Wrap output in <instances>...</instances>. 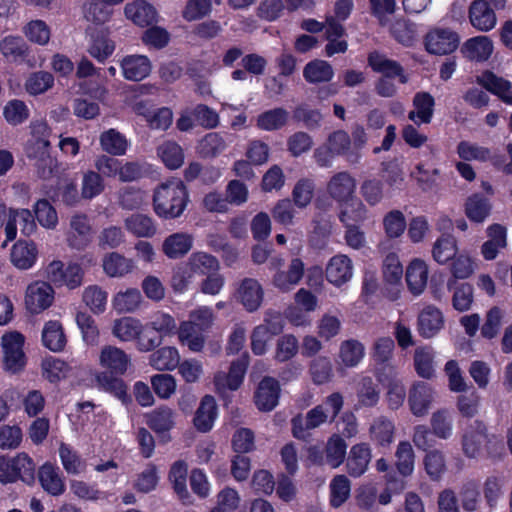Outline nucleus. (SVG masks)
Segmentation results:
<instances>
[{"label":"nucleus","mask_w":512,"mask_h":512,"mask_svg":"<svg viewBox=\"0 0 512 512\" xmlns=\"http://www.w3.org/2000/svg\"><path fill=\"white\" fill-rule=\"evenodd\" d=\"M352 262L346 255L333 256L326 266V279L334 286L340 287L352 277Z\"/></svg>","instance_id":"16"},{"label":"nucleus","mask_w":512,"mask_h":512,"mask_svg":"<svg viewBox=\"0 0 512 512\" xmlns=\"http://www.w3.org/2000/svg\"><path fill=\"white\" fill-rule=\"evenodd\" d=\"M406 282L409 290L414 295H420L427 285L428 268L421 259L411 261L406 270Z\"/></svg>","instance_id":"24"},{"label":"nucleus","mask_w":512,"mask_h":512,"mask_svg":"<svg viewBox=\"0 0 512 512\" xmlns=\"http://www.w3.org/2000/svg\"><path fill=\"white\" fill-rule=\"evenodd\" d=\"M303 77L310 84L330 82L334 77V69L325 60L313 59L304 66Z\"/></svg>","instance_id":"26"},{"label":"nucleus","mask_w":512,"mask_h":512,"mask_svg":"<svg viewBox=\"0 0 512 512\" xmlns=\"http://www.w3.org/2000/svg\"><path fill=\"white\" fill-rule=\"evenodd\" d=\"M368 65L376 73H381L383 78H399L400 83L405 84L408 81L403 66L396 60L388 59L378 51L368 54Z\"/></svg>","instance_id":"6"},{"label":"nucleus","mask_w":512,"mask_h":512,"mask_svg":"<svg viewBox=\"0 0 512 512\" xmlns=\"http://www.w3.org/2000/svg\"><path fill=\"white\" fill-rule=\"evenodd\" d=\"M54 85V76L47 71L32 73L26 80L25 87L29 94L39 95Z\"/></svg>","instance_id":"52"},{"label":"nucleus","mask_w":512,"mask_h":512,"mask_svg":"<svg viewBox=\"0 0 512 512\" xmlns=\"http://www.w3.org/2000/svg\"><path fill=\"white\" fill-rule=\"evenodd\" d=\"M226 148V143L217 132L206 134L198 144V153L203 158H214Z\"/></svg>","instance_id":"44"},{"label":"nucleus","mask_w":512,"mask_h":512,"mask_svg":"<svg viewBox=\"0 0 512 512\" xmlns=\"http://www.w3.org/2000/svg\"><path fill=\"white\" fill-rule=\"evenodd\" d=\"M102 372L124 375L130 365V357L120 348L105 346L100 353Z\"/></svg>","instance_id":"10"},{"label":"nucleus","mask_w":512,"mask_h":512,"mask_svg":"<svg viewBox=\"0 0 512 512\" xmlns=\"http://www.w3.org/2000/svg\"><path fill=\"white\" fill-rule=\"evenodd\" d=\"M123 375L111 374L109 372H99L96 375V381L101 390L109 393L120 400L123 404H130L131 395L128 393V386L122 379Z\"/></svg>","instance_id":"13"},{"label":"nucleus","mask_w":512,"mask_h":512,"mask_svg":"<svg viewBox=\"0 0 512 512\" xmlns=\"http://www.w3.org/2000/svg\"><path fill=\"white\" fill-rule=\"evenodd\" d=\"M299 350V343L293 334H284L280 336L276 343L275 360L278 362H288L296 356Z\"/></svg>","instance_id":"50"},{"label":"nucleus","mask_w":512,"mask_h":512,"mask_svg":"<svg viewBox=\"0 0 512 512\" xmlns=\"http://www.w3.org/2000/svg\"><path fill=\"white\" fill-rule=\"evenodd\" d=\"M180 362L178 350L175 347L166 346L154 351L150 355V365L159 371H171L175 369Z\"/></svg>","instance_id":"36"},{"label":"nucleus","mask_w":512,"mask_h":512,"mask_svg":"<svg viewBox=\"0 0 512 512\" xmlns=\"http://www.w3.org/2000/svg\"><path fill=\"white\" fill-rule=\"evenodd\" d=\"M343 203L345 207L339 213V220L344 226L361 225L367 219L368 210L359 198Z\"/></svg>","instance_id":"29"},{"label":"nucleus","mask_w":512,"mask_h":512,"mask_svg":"<svg viewBox=\"0 0 512 512\" xmlns=\"http://www.w3.org/2000/svg\"><path fill=\"white\" fill-rule=\"evenodd\" d=\"M105 185L102 176L95 171H88L82 180V197L92 199L104 191Z\"/></svg>","instance_id":"59"},{"label":"nucleus","mask_w":512,"mask_h":512,"mask_svg":"<svg viewBox=\"0 0 512 512\" xmlns=\"http://www.w3.org/2000/svg\"><path fill=\"white\" fill-rule=\"evenodd\" d=\"M457 154L464 161L486 162L490 158V149L468 141H461L457 145Z\"/></svg>","instance_id":"53"},{"label":"nucleus","mask_w":512,"mask_h":512,"mask_svg":"<svg viewBox=\"0 0 512 512\" xmlns=\"http://www.w3.org/2000/svg\"><path fill=\"white\" fill-rule=\"evenodd\" d=\"M100 145L108 154L121 156L126 153L128 143L124 135L111 128L100 135Z\"/></svg>","instance_id":"40"},{"label":"nucleus","mask_w":512,"mask_h":512,"mask_svg":"<svg viewBox=\"0 0 512 512\" xmlns=\"http://www.w3.org/2000/svg\"><path fill=\"white\" fill-rule=\"evenodd\" d=\"M390 33L396 42L405 47L413 46L416 40L415 24L408 20H396L390 28Z\"/></svg>","instance_id":"43"},{"label":"nucleus","mask_w":512,"mask_h":512,"mask_svg":"<svg viewBox=\"0 0 512 512\" xmlns=\"http://www.w3.org/2000/svg\"><path fill=\"white\" fill-rule=\"evenodd\" d=\"M83 301L94 314H101L106 309L107 293L98 286H89L83 293Z\"/></svg>","instance_id":"58"},{"label":"nucleus","mask_w":512,"mask_h":512,"mask_svg":"<svg viewBox=\"0 0 512 512\" xmlns=\"http://www.w3.org/2000/svg\"><path fill=\"white\" fill-rule=\"evenodd\" d=\"M239 299L248 312L256 311L263 301V289L260 283L252 278L242 280L238 289Z\"/></svg>","instance_id":"20"},{"label":"nucleus","mask_w":512,"mask_h":512,"mask_svg":"<svg viewBox=\"0 0 512 512\" xmlns=\"http://www.w3.org/2000/svg\"><path fill=\"white\" fill-rule=\"evenodd\" d=\"M193 246V238L186 233L177 232L169 235L162 244V251L169 259L185 256Z\"/></svg>","instance_id":"21"},{"label":"nucleus","mask_w":512,"mask_h":512,"mask_svg":"<svg viewBox=\"0 0 512 512\" xmlns=\"http://www.w3.org/2000/svg\"><path fill=\"white\" fill-rule=\"evenodd\" d=\"M309 373L313 383L316 385H322L329 382L333 375L330 359L325 356L316 357L310 363Z\"/></svg>","instance_id":"46"},{"label":"nucleus","mask_w":512,"mask_h":512,"mask_svg":"<svg viewBox=\"0 0 512 512\" xmlns=\"http://www.w3.org/2000/svg\"><path fill=\"white\" fill-rule=\"evenodd\" d=\"M452 306L459 312L468 311L473 303V286L469 283L454 285Z\"/></svg>","instance_id":"57"},{"label":"nucleus","mask_w":512,"mask_h":512,"mask_svg":"<svg viewBox=\"0 0 512 512\" xmlns=\"http://www.w3.org/2000/svg\"><path fill=\"white\" fill-rule=\"evenodd\" d=\"M304 275V263L300 258H293L287 271H277L273 284L282 291L290 290L298 284Z\"/></svg>","instance_id":"22"},{"label":"nucleus","mask_w":512,"mask_h":512,"mask_svg":"<svg viewBox=\"0 0 512 512\" xmlns=\"http://www.w3.org/2000/svg\"><path fill=\"white\" fill-rule=\"evenodd\" d=\"M279 382L270 376H265L258 384L254 393V403L262 412L272 411L278 404L280 397Z\"/></svg>","instance_id":"4"},{"label":"nucleus","mask_w":512,"mask_h":512,"mask_svg":"<svg viewBox=\"0 0 512 512\" xmlns=\"http://www.w3.org/2000/svg\"><path fill=\"white\" fill-rule=\"evenodd\" d=\"M444 327V316L440 309L428 305L418 315L417 330L425 339L436 336Z\"/></svg>","instance_id":"7"},{"label":"nucleus","mask_w":512,"mask_h":512,"mask_svg":"<svg viewBox=\"0 0 512 512\" xmlns=\"http://www.w3.org/2000/svg\"><path fill=\"white\" fill-rule=\"evenodd\" d=\"M141 322L133 317H123L117 320L113 327V333L123 341L137 340L141 332Z\"/></svg>","instance_id":"48"},{"label":"nucleus","mask_w":512,"mask_h":512,"mask_svg":"<svg viewBox=\"0 0 512 512\" xmlns=\"http://www.w3.org/2000/svg\"><path fill=\"white\" fill-rule=\"evenodd\" d=\"M314 181L308 178L299 179L292 190V202L298 208H306L314 196Z\"/></svg>","instance_id":"47"},{"label":"nucleus","mask_w":512,"mask_h":512,"mask_svg":"<svg viewBox=\"0 0 512 512\" xmlns=\"http://www.w3.org/2000/svg\"><path fill=\"white\" fill-rule=\"evenodd\" d=\"M125 16L140 27H148L157 22L158 13L155 7L145 0L128 3L124 8Z\"/></svg>","instance_id":"18"},{"label":"nucleus","mask_w":512,"mask_h":512,"mask_svg":"<svg viewBox=\"0 0 512 512\" xmlns=\"http://www.w3.org/2000/svg\"><path fill=\"white\" fill-rule=\"evenodd\" d=\"M189 202V193L183 180L172 177L160 183L153 193V210L166 220L180 217Z\"/></svg>","instance_id":"1"},{"label":"nucleus","mask_w":512,"mask_h":512,"mask_svg":"<svg viewBox=\"0 0 512 512\" xmlns=\"http://www.w3.org/2000/svg\"><path fill=\"white\" fill-rule=\"evenodd\" d=\"M471 25L479 31H490L496 25V15L486 0H474L469 7Z\"/></svg>","instance_id":"12"},{"label":"nucleus","mask_w":512,"mask_h":512,"mask_svg":"<svg viewBox=\"0 0 512 512\" xmlns=\"http://www.w3.org/2000/svg\"><path fill=\"white\" fill-rule=\"evenodd\" d=\"M193 275L207 276L220 269L218 259L206 252H194L186 263Z\"/></svg>","instance_id":"32"},{"label":"nucleus","mask_w":512,"mask_h":512,"mask_svg":"<svg viewBox=\"0 0 512 512\" xmlns=\"http://www.w3.org/2000/svg\"><path fill=\"white\" fill-rule=\"evenodd\" d=\"M289 118V113L282 107L273 108L258 115L256 125L264 131H275L284 127Z\"/></svg>","instance_id":"34"},{"label":"nucleus","mask_w":512,"mask_h":512,"mask_svg":"<svg viewBox=\"0 0 512 512\" xmlns=\"http://www.w3.org/2000/svg\"><path fill=\"white\" fill-rule=\"evenodd\" d=\"M122 75L129 81H142L151 73L150 59L145 55H126L120 61Z\"/></svg>","instance_id":"8"},{"label":"nucleus","mask_w":512,"mask_h":512,"mask_svg":"<svg viewBox=\"0 0 512 512\" xmlns=\"http://www.w3.org/2000/svg\"><path fill=\"white\" fill-rule=\"evenodd\" d=\"M188 467L184 461H176L169 472V479L173 483V487L179 498L184 504L191 502V496L186 487Z\"/></svg>","instance_id":"38"},{"label":"nucleus","mask_w":512,"mask_h":512,"mask_svg":"<svg viewBox=\"0 0 512 512\" xmlns=\"http://www.w3.org/2000/svg\"><path fill=\"white\" fill-rule=\"evenodd\" d=\"M394 429L392 421L379 418L371 425V438L381 447L389 446L393 441Z\"/></svg>","instance_id":"45"},{"label":"nucleus","mask_w":512,"mask_h":512,"mask_svg":"<svg viewBox=\"0 0 512 512\" xmlns=\"http://www.w3.org/2000/svg\"><path fill=\"white\" fill-rule=\"evenodd\" d=\"M102 266L106 275L112 278H120L132 272L135 263L132 259L126 258L118 252H111L104 256Z\"/></svg>","instance_id":"25"},{"label":"nucleus","mask_w":512,"mask_h":512,"mask_svg":"<svg viewBox=\"0 0 512 512\" xmlns=\"http://www.w3.org/2000/svg\"><path fill=\"white\" fill-rule=\"evenodd\" d=\"M383 226L389 238H397L402 235L406 228V220L400 210L388 212L383 219Z\"/></svg>","instance_id":"64"},{"label":"nucleus","mask_w":512,"mask_h":512,"mask_svg":"<svg viewBox=\"0 0 512 512\" xmlns=\"http://www.w3.org/2000/svg\"><path fill=\"white\" fill-rule=\"evenodd\" d=\"M42 343L52 352H61L64 350L67 339L59 321L50 320L45 323L42 331Z\"/></svg>","instance_id":"28"},{"label":"nucleus","mask_w":512,"mask_h":512,"mask_svg":"<svg viewBox=\"0 0 512 512\" xmlns=\"http://www.w3.org/2000/svg\"><path fill=\"white\" fill-rule=\"evenodd\" d=\"M3 114L9 124L19 125L28 119L29 110L23 101L14 99L5 105Z\"/></svg>","instance_id":"63"},{"label":"nucleus","mask_w":512,"mask_h":512,"mask_svg":"<svg viewBox=\"0 0 512 512\" xmlns=\"http://www.w3.org/2000/svg\"><path fill=\"white\" fill-rule=\"evenodd\" d=\"M414 111H410L408 118L417 123L416 118L420 123L429 124L433 118L435 99L428 92H417L413 98Z\"/></svg>","instance_id":"27"},{"label":"nucleus","mask_w":512,"mask_h":512,"mask_svg":"<svg viewBox=\"0 0 512 512\" xmlns=\"http://www.w3.org/2000/svg\"><path fill=\"white\" fill-rule=\"evenodd\" d=\"M357 397L359 404L365 407H373L378 403V385L374 383L371 377L365 376L361 379L357 389Z\"/></svg>","instance_id":"51"},{"label":"nucleus","mask_w":512,"mask_h":512,"mask_svg":"<svg viewBox=\"0 0 512 512\" xmlns=\"http://www.w3.org/2000/svg\"><path fill=\"white\" fill-rule=\"evenodd\" d=\"M14 468L16 472V481L18 479L26 483L34 481L36 464L24 452L14 457Z\"/></svg>","instance_id":"60"},{"label":"nucleus","mask_w":512,"mask_h":512,"mask_svg":"<svg viewBox=\"0 0 512 512\" xmlns=\"http://www.w3.org/2000/svg\"><path fill=\"white\" fill-rule=\"evenodd\" d=\"M217 416L216 400L212 395L207 394L201 398L192 422L197 431L207 433L213 428Z\"/></svg>","instance_id":"9"},{"label":"nucleus","mask_w":512,"mask_h":512,"mask_svg":"<svg viewBox=\"0 0 512 512\" xmlns=\"http://www.w3.org/2000/svg\"><path fill=\"white\" fill-rule=\"evenodd\" d=\"M76 322L81 330L83 340L87 344H95L99 338V330L95 324L94 319L91 315L86 312L79 311L76 314Z\"/></svg>","instance_id":"61"},{"label":"nucleus","mask_w":512,"mask_h":512,"mask_svg":"<svg viewBox=\"0 0 512 512\" xmlns=\"http://www.w3.org/2000/svg\"><path fill=\"white\" fill-rule=\"evenodd\" d=\"M460 52L469 61L485 62L493 53V42L488 36H475L463 43Z\"/></svg>","instance_id":"15"},{"label":"nucleus","mask_w":512,"mask_h":512,"mask_svg":"<svg viewBox=\"0 0 512 512\" xmlns=\"http://www.w3.org/2000/svg\"><path fill=\"white\" fill-rule=\"evenodd\" d=\"M365 355L364 345L356 339H348L341 343L339 357L346 367H355Z\"/></svg>","instance_id":"41"},{"label":"nucleus","mask_w":512,"mask_h":512,"mask_svg":"<svg viewBox=\"0 0 512 512\" xmlns=\"http://www.w3.org/2000/svg\"><path fill=\"white\" fill-rule=\"evenodd\" d=\"M38 478L43 489L51 495H60L65 490V484L57 468L50 463H45L40 467Z\"/></svg>","instance_id":"31"},{"label":"nucleus","mask_w":512,"mask_h":512,"mask_svg":"<svg viewBox=\"0 0 512 512\" xmlns=\"http://www.w3.org/2000/svg\"><path fill=\"white\" fill-rule=\"evenodd\" d=\"M54 289L48 282L35 281L28 285L25 293V306L31 314H39L49 308L54 301Z\"/></svg>","instance_id":"3"},{"label":"nucleus","mask_w":512,"mask_h":512,"mask_svg":"<svg viewBox=\"0 0 512 512\" xmlns=\"http://www.w3.org/2000/svg\"><path fill=\"white\" fill-rule=\"evenodd\" d=\"M41 367L43 370V376L50 383H57L66 378L71 369L66 361L54 356L44 358Z\"/></svg>","instance_id":"42"},{"label":"nucleus","mask_w":512,"mask_h":512,"mask_svg":"<svg viewBox=\"0 0 512 512\" xmlns=\"http://www.w3.org/2000/svg\"><path fill=\"white\" fill-rule=\"evenodd\" d=\"M125 227L131 234L140 238H151L157 230L154 220L141 213H135L127 217Z\"/></svg>","instance_id":"33"},{"label":"nucleus","mask_w":512,"mask_h":512,"mask_svg":"<svg viewBox=\"0 0 512 512\" xmlns=\"http://www.w3.org/2000/svg\"><path fill=\"white\" fill-rule=\"evenodd\" d=\"M157 153L164 165L170 170H176L184 163V151L174 141H166L161 144L157 149Z\"/></svg>","instance_id":"39"},{"label":"nucleus","mask_w":512,"mask_h":512,"mask_svg":"<svg viewBox=\"0 0 512 512\" xmlns=\"http://www.w3.org/2000/svg\"><path fill=\"white\" fill-rule=\"evenodd\" d=\"M458 252L457 240L451 234L441 235L434 243L432 255L439 264L452 260Z\"/></svg>","instance_id":"37"},{"label":"nucleus","mask_w":512,"mask_h":512,"mask_svg":"<svg viewBox=\"0 0 512 512\" xmlns=\"http://www.w3.org/2000/svg\"><path fill=\"white\" fill-rule=\"evenodd\" d=\"M496 437L482 420L470 421L463 429L462 448H488Z\"/></svg>","instance_id":"5"},{"label":"nucleus","mask_w":512,"mask_h":512,"mask_svg":"<svg viewBox=\"0 0 512 512\" xmlns=\"http://www.w3.org/2000/svg\"><path fill=\"white\" fill-rule=\"evenodd\" d=\"M503 317L504 312L500 307L493 306L490 308L481 327L482 337L488 340L494 339L500 332Z\"/></svg>","instance_id":"49"},{"label":"nucleus","mask_w":512,"mask_h":512,"mask_svg":"<svg viewBox=\"0 0 512 512\" xmlns=\"http://www.w3.org/2000/svg\"><path fill=\"white\" fill-rule=\"evenodd\" d=\"M478 83L505 104L512 105V84L510 81L486 70L478 77Z\"/></svg>","instance_id":"17"},{"label":"nucleus","mask_w":512,"mask_h":512,"mask_svg":"<svg viewBox=\"0 0 512 512\" xmlns=\"http://www.w3.org/2000/svg\"><path fill=\"white\" fill-rule=\"evenodd\" d=\"M356 180L348 172H338L327 184V191L338 203L348 202L355 197Z\"/></svg>","instance_id":"11"},{"label":"nucleus","mask_w":512,"mask_h":512,"mask_svg":"<svg viewBox=\"0 0 512 512\" xmlns=\"http://www.w3.org/2000/svg\"><path fill=\"white\" fill-rule=\"evenodd\" d=\"M194 121L203 128L214 129L219 125L218 113L206 104H198L192 110Z\"/></svg>","instance_id":"62"},{"label":"nucleus","mask_w":512,"mask_h":512,"mask_svg":"<svg viewBox=\"0 0 512 512\" xmlns=\"http://www.w3.org/2000/svg\"><path fill=\"white\" fill-rule=\"evenodd\" d=\"M0 52L8 61L19 62L28 56L29 50L22 37L8 35L0 41Z\"/></svg>","instance_id":"30"},{"label":"nucleus","mask_w":512,"mask_h":512,"mask_svg":"<svg viewBox=\"0 0 512 512\" xmlns=\"http://www.w3.org/2000/svg\"><path fill=\"white\" fill-rule=\"evenodd\" d=\"M33 211L41 226L45 228H54L57 225V212L47 199H39L35 203Z\"/></svg>","instance_id":"54"},{"label":"nucleus","mask_w":512,"mask_h":512,"mask_svg":"<svg viewBox=\"0 0 512 512\" xmlns=\"http://www.w3.org/2000/svg\"><path fill=\"white\" fill-rule=\"evenodd\" d=\"M38 257V249L32 240H18L10 253L11 263L20 270H28L34 266Z\"/></svg>","instance_id":"14"},{"label":"nucleus","mask_w":512,"mask_h":512,"mask_svg":"<svg viewBox=\"0 0 512 512\" xmlns=\"http://www.w3.org/2000/svg\"><path fill=\"white\" fill-rule=\"evenodd\" d=\"M142 301L141 292L138 289H128L123 293H118L113 300L116 310L119 312H133Z\"/></svg>","instance_id":"56"},{"label":"nucleus","mask_w":512,"mask_h":512,"mask_svg":"<svg viewBox=\"0 0 512 512\" xmlns=\"http://www.w3.org/2000/svg\"><path fill=\"white\" fill-rule=\"evenodd\" d=\"M24 34L29 41L38 45H46L51 36L49 26L43 20H31L24 27Z\"/></svg>","instance_id":"55"},{"label":"nucleus","mask_w":512,"mask_h":512,"mask_svg":"<svg viewBox=\"0 0 512 512\" xmlns=\"http://www.w3.org/2000/svg\"><path fill=\"white\" fill-rule=\"evenodd\" d=\"M425 50L431 55H450L460 44L458 33L450 28L435 27L424 36Z\"/></svg>","instance_id":"2"},{"label":"nucleus","mask_w":512,"mask_h":512,"mask_svg":"<svg viewBox=\"0 0 512 512\" xmlns=\"http://www.w3.org/2000/svg\"><path fill=\"white\" fill-rule=\"evenodd\" d=\"M173 411L168 407H160L154 410L147 419V424L160 437L165 438L166 434L174 427Z\"/></svg>","instance_id":"35"},{"label":"nucleus","mask_w":512,"mask_h":512,"mask_svg":"<svg viewBox=\"0 0 512 512\" xmlns=\"http://www.w3.org/2000/svg\"><path fill=\"white\" fill-rule=\"evenodd\" d=\"M433 399V391L429 384L417 382L409 391L408 403L411 412L415 416H423L428 413Z\"/></svg>","instance_id":"19"},{"label":"nucleus","mask_w":512,"mask_h":512,"mask_svg":"<svg viewBox=\"0 0 512 512\" xmlns=\"http://www.w3.org/2000/svg\"><path fill=\"white\" fill-rule=\"evenodd\" d=\"M490 200L482 193H474L465 202V215L474 223H483L491 214Z\"/></svg>","instance_id":"23"}]
</instances>
